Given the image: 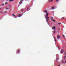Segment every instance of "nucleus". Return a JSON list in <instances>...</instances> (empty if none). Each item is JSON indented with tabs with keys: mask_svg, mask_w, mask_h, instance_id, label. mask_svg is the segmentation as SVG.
I'll use <instances>...</instances> for the list:
<instances>
[{
	"mask_svg": "<svg viewBox=\"0 0 66 66\" xmlns=\"http://www.w3.org/2000/svg\"><path fill=\"white\" fill-rule=\"evenodd\" d=\"M52 28V29L54 30H56V29H55V27L54 26Z\"/></svg>",
	"mask_w": 66,
	"mask_h": 66,
	"instance_id": "f257e3e1",
	"label": "nucleus"
},
{
	"mask_svg": "<svg viewBox=\"0 0 66 66\" xmlns=\"http://www.w3.org/2000/svg\"><path fill=\"white\" fill-rule=\"evenodd\" d=\"M46 20L47 22L49 21V19H48V17H47L46 18Z\"/></svg>",
	"mask_w": 66,
	"mask_h": 66,
	"instance_id": "f03ea898",
	"label": "nucleus"
},
{
	"mask_svg": "<svg viewBox=\"0 0 66 66\" xmlns=\"http://www.w3.org/2000/svg\"><path fill=\"white\" fill-rule=\"evenodd\" d=\"M57 38H60V36H57Z\"/></svg>",
	"mask_w": 66,
	"mask_h": 66,
	"instance_id": "7ed1b4c3",
	"label": "nucleus"
},
{
	"mask_svg": "<svg viewBox=\"0 0 66 66\" xmlns=\"http://www.w3.org/2000/svg\"><path fill=\"white\" fill-rule=\"evenodd\" d=\"M1 5L2 6H4V4L3 3H2V4H1Z\"/></svg>",
	"mask_w": 66,
	"mask_h": 66,
	"instance_id": "20e7f679",
	"label": "nucleus"
},
{
	"mask_svg": "<svg viewBox=\"0 0 66 66\" xmlns=\"http://www.w3.org/2000/svg\"><path fill=\"white\" fill-rule=\"evenodd\" d=\"M55 8V7H52V10H54Z\"/></svg>",
	"mask_w": 66,
	"mask_h": 66,
	"instance_id": "39448f33",
	"label": "nucleus"
},
{
	"mask_svg": "<svg viewBox=\"0 0 66 66\" xmlns=\"http://www.w3.org/2000/svg\"><path fill=\"white\" fill-rule=\"evenodd\" d=\"M19 17H21V14L20 13L19 15Z\"/></svg>",
	"mask_w": 66,
	"mask_h": 66,
	"instance_id": "423d86ee",
	"label": "nucleus"
},
{
	"mask_svg": "<svg viewBox=\"0 0 66 66\" xmlns=\"http://www.w3.org/2000/svg\"><path fill=\"white\" fill-rule=\"evenodd\" d=\"M52 1H53V0H52L51 1H48V2H52Z\"/></svg>",
	"mask_w": 66,
	"mask_h": 66,
	"instance_id": "0eeeda50",
	"label": "nucleus"
},
{
	"mask_svg": "<svg viewBox=\"0 0 66 66\" xmlns=\"http://www.w3.org/2000/svg\"><path fill=\"white\" fill-rule=\"evenodd\" d=\"M19 4H22V2H20L19 3Z\"/></svg>",
	"mask_w": 66,
	"mask_h": 66,
	"instance_id": "6e6552de",
	"label": "nucleus"
},
{
	"mask_svg": "<svg viewBox=\"0 0 66 66\" xmlns=\"http://www.w3.org/2000/svg\"><path fill=\"white\" fill-rule=\"evenodd\" d=\"M14 0H10L9 1L10 2H11V1H13Z\"/></svg>",
	"mask_w": 66,
	"mask_h": 66,
	"instance_id": "1a4fd4ad",
	"label": "nucleus"
},
{
	"mask_svg": "<svg viewBox=\"0 0 66 66\" xmlns=\"http://www.w3.org/2000/svg\"><path fill=\"white\" fill-rule=\"evenodd\" d=\"M55 33H56V31H55L54 32V34H55Z\"/></svg>",
	"mask_w": 66,
	"mask_h": 66,
	"instance_id": "9d476101",
	"label": "nucleus"
},
{
	"mask_svg": "<svg viewBox=\"0 0 66 66\" xmlns=\"http://www.w3.org/2000/svg\"><path fill=\"white\" fill-rule=\"evenodd\" d=\"M45 13H47V11H46V10H45Z\"/></svg>",
	"mask_w": 66,
	"mask_h": 66,
	"instance_id": "9b49d317",
	"label": "nucleus"
},
{
	"mask_svg": "<svg viewBox=\"0 0 66 66\" xmlns=\"http://www.w3.org/2000/svg\"><path fill=\"white\" fill-rule=\"evenodd\" d=\"M19 52H20V50H18V53H19Z\"/></svg>",
	"mask_w": 66,
	"mask_h": 66,
	"instance_id": "f8f14e48",
	"label": "nucleus"
},
{
	"mask_svg": "<svg viewBox=\"0 0 66 66\" xmlns=\"http://www.w3.org/2000/svg\"><path fill=\"white\" fill-rule=\"evenodd\" d=\"M46 16L48 17V13H47L46 15Z\"/></svg>",
	"mask_w": 66,
	"mask_h": 66,
	"instance_id": "ddd939ff",
	"label": "nucleus"
},
{
	"mask_svg": "<svg viewBox=\"0 0 66 66\" xmlns=\"http://www.w3.org/2000/svg\"><path fill=\"white\" fill-rule=\"evenodd\" d=\"M52 20L53 21V22H55V20Z\"/></svg>",
	"mask_w": 66,
	"mask_h": 66,
	"instance_id": "4468645a",
	"label": "nucleus"
},
{
	"mask_svg": "<svg viewBox=\"0 0 66 66\" xmlns=\"http://www.w3.org/2000/svg\"><path fill=\"white\" fill-rule=\"evenodd\" d=\"M63 19H64V17H63L62 18H61L62 20H63Z\"/></svg>",
	"mask_w": 66,
	"mask_h": 66,
	"instance_id": "2eb2a0df",
	"label": "nucleus"
},
{
	"mask_svg": "<svg viewBox=\"0 0 66 66\" xmlns=\"http://www.w3.org/2000/svg\"><path fill=\"white\" fill-rule=\"evenodd\" d=\"M58 24H59V25L60 24H61V23H58Z\"/></svg>",
	"mask_w": 66,
	"mask_h": 66,
	"instance_id": "dca6fc26",
	"label": "nucleus"
},
{
	"mask_svg": "<svg viewBox=\"0 0 66 66\" xmlns=\"http://www.w3.org/2000/svg\"><path fill=\"white\" fill-rule=\"evenodd\" d=\"M7 4V3H5V5H6V4Z\"/></svg>",
	"mask_w": 66,
	"mask_h": 66,
	"instance_id": "f3484780",
	"label": "nucleus"
},
{
	"mask_svg": "<svg viewBox=\"0 0 66 66\" xmlns=\"http://www.w3.org/2000/svg\"><path fill=\"white\" fill-rule=\"evenodd\" d=\"M65 57H66V56H65L64 57H63V59H65Z\"/></svg>",
	"mask_w": 66,
	"mask_h": 66,
	"instance_id": "a211bd4d",
	"label": "nucleus"
},
{
	"mask_svg": "<svg viewBox=\"0 0 66 66\" xmlns=\"http://www.w3.org/2000/svg\"><path fill=\"white\" fill-rule=\"evenodd\" d=\"M59 1V0H56V2H57L58 1Z\"/></svg>",
	"mask_w": 66,
	"mask_h": 66,
	"instance_id": "6ab92c4d",
	"label": "nucleus"
},
{
	"mask_svg": "<svg viewBox=\"0 0 66 66\" xmlns=\"http://www.w3.org/2000/svg\"><path fill=\"white\" fill-rule=\"evenodd\" d=\"M61 53H63V52L62 51L61 52Z\"/></svg>",
	"mask_w": 66,
	"mask_h": 66,
	"instance_id": "aec40b11",
	"label": "nucleus"
},
{
	"mask_svg": "<svg viewBox=\"0 0 66 66\" xmlns=\"http://www.w3.org/2000/svg\"><path fill=\"white\" fill-rule=\"evenodd\" d=\"M62 63H64V61H62Z\"/></svg>",
	"mask_w": 66,
	"mask_h": 66,
	"instance_id": "412c9836",
	"label": "nucleus"
},
{
	"mask_svg": "<svg viewBox=\"0 0 66 66\" xmlns=\"http://www.w3.org/2000/svg\"><path fill=\"white\" fill-rule=\"evenodd\" d=\"M13 16H15V15H14V14H13Z\"/></svg>",
	"mask_w": 66,
	"mask_h": 66,
	"instance_id": "4be33fe9",
	"label": "nucleus"
},
{
	"mask_svg": "<svg viewBox=\"0 0 66 66\" xmlns=\"http://www.w3.org/2000/svg\"><path fill=\"white\" fill-rule=\"evenodd\" d=\"M10 6V7H11V5H10V6Z\"/></svg>",
	"mask_w": 66,
	"mask_h": 66,
	"instance_id": "5701e85b",
	"label": "nucleus"
},
{
	"mask_svg": "<svg viewBox=\"0 0 66 66\" xmlns=\"http://www.w3.org/2000/svg\"><path fill=\"white\" fill-rule=\"evenodd\" d=\"M21 11H22V12H23V9H22Z\"/></svg>",
	"mask_w": 66,
	"mask_h": 66,
	"instance_id": "b1692460",
	"label": "nucleus"
},
{
	"mask_svg": "<svg viewBox=\"0 0 66 66\" xmlns=\"http://www.w3.org/2000/svg\"><path fill=\"white\" fill-rule=\"evenodd\" d=\"M63 37H64V35H63Z\"/></svg>",
	"mask_w": 66,
	"mask_h": 66,
	"instance_id": "393cba45",
	"label": "nucleus"
},
{
	"mask_svg": "<svg viewBox=\"0 0 66 66\" xmlns=\"http://www.w3.org/2000/svg\"><path fill=\"white\" fill-rule=\"evenodd\" d=\"M29 8H27V10H29Z\"/></svg>",
	"mask_w": 66,
	"mask_h": 66,
	"instance_id": "a878e982",
	"label": "nucleus"
},
{
	"mask_svg": "<svg viewBox=\"0 0 66 66\" xmlns=\"http://www.w3.org/2000/svg\"><path fill=\"white\" fill-rule=\"evenodd\" d=\"M54 38L55 39V37H54Z\"/></svg>",
	"mask_w": 66,
	"mask_h": 66,
	"instance_id": "bb28decb",
	"label": "nucleus"
},
{
	"mask_svg": "<svg viewBox=\"0 0 66 66\" xmlns=\"http://www.w3.org/2000/svg\"><path fill=\"white\" fill-rule=\"evenodd\" d=\"M55 39V42H56V39Z\"/></svg>",
	"mask_w": 66,
	"mask_h": 66,
	"instance_id": "cd10ccee",
	"label": "nucleus"
},
{
	"mask_svg": "<svg viewBox=\"0 0 66 66\" xmlns=\"http://www.w3.org/2000/svg\"><path fill=\"white\" fill-rule=\"evenodd\" d=\"M6 10H8V9H7V8H6Z\"/></svg>",
	"mask_w": 66,
	"mask_h": 66,
	"instance_id": "c85d7f7f",
	"label": "nucleus"
},
{
	"mask_svg": "<svg viewBox=\"0 0 66 66\" xmlns=\"http://www.w3.org/2000/svg\"><path fill=\"white\" fill-rule=\"evenodd\" d=\"M58 66H60V65H59Z\"/></svg>",
	"mask_w": 66,
	"mask_h": 66,
	"instance_id": "c756f323",
	"label": "nucleus"
},
{
	"mask_svg": "<svg viewBox=\"0 0 66 66\" xmlns=\"http://www.w3.org/2000/svg\"><path fill=\"white\" fill-rule=\"evenodd\" d=\"M49 17H48V19H49Z\"/></svg>",
	"mask_w": 66,
	"mask_h": 66,
	"instance_id": "7c9ffc66",
	"label": "nucleus"
},
{
	"mask_svg": "<svg viewBox=\"0 0 66 66\" xmlns=\"http://www.w3.org/2000/svg\"><path fill=\"white\" fill-rule=\"evenodd\" d=\"M1 8H0V10H1Z\"/></svg>",
	"mask_w": 66,
	"mask_h": 66,
	"instance_id": "2f4dec72",
	"label": "nucleus"
},
{
	"mask_svg": "<svg viewBox=\"0 0 66 66\" xmlns=\"http://www.w3.org/2000/svg\"><path fill=\"white\" fill-rule=\"evenodd\" d=\"M65 55H66V52H65Z\"/></svg>",
	"mask_w": 66,
	"mask_h": 66,
	"instance_id": "473e14b6",
	"label": "nucleus"
},
{
	"mask_svg": "<svg viewBox=\"0 0 66 66\" xmlns=\"http://www.w3.org/2000/svg\"><path fill=\"white\" fill-rule=\"evenodd\" d=\"M58 59H57L56 60H57Z\"/></svg>",
	"mask_w": 66,
	"mask_h": 66,
	"instance_id": "72a5a7b5",
	"label": "nucleus"
}]
</instances>
